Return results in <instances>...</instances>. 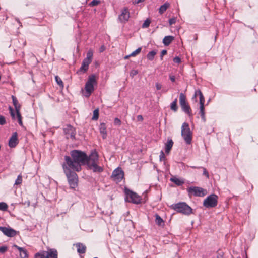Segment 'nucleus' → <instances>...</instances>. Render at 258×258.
Listing matches in <instances>:
<instances>
[{"label": "nucleus", "instance_id": "1", "mask_svg": "<svg viewBox=\"0 0 258 258\" xmlns=\"http://www.w3.org/2000/svg\"><path fill=\"white\" fill-rule=\"evenodd\" d=\"M71 157L64 156V162L62 167L70 168L77 172L82 169L81 166L85 165L87 162V154L80 150H73L70 152Z\"/></svg>", "mask_w": 258, "mask_h": 258}, {"label": "nucleus", "instance_id": "2", "mask_svg": "<svg viewBox=\"0 0 258 258\" xmlns=\"http://www.w3.org/2000/svg\"><path fill=\"white\" fill-rule=\"evenodd\" d=\"M87 162L85 163L88 168L94 172L101 173L103 171V167L98 165V154L96 151L92 152L89 156L87 155Z\"/></svg>", "mask_w": 258, "mask_h": 258}, {"label": "nucleus", "instance_id": "3", "mask_svg": "<svg viewBox=\"0 0 258 258\" xmlns=\"http://www.w3.org/2000/svg\"><path fill=\"white\" fill-rule=\"evenodd\" d=\"M62 168L67 177L70 187L75 189L78 186V176L76 173L77 171L67 167H62Z\"/></svg>", "mask_w": 258, "mask_h": 258}, {"label": "nucleus", "instance_id": "4", "mask_svg": "<svg viewBox=\"0 0 258 258\" xmlns=\"http://www.w3.org/2000/svg\"><path fill=\"white\" fill-rule=\"evenodd\" d=\"M171 207L176 212L185 215H189L192 213V208L185 202L172 204Z\"/></svg>", "mask_w": 258, "mask_h": 258}, {"label": "nucleus", "instance_id": "5", "mask_svg": "<svg viewBox=\"0 0 258 258\" xmlns=\"http://www.w3.org/2000/svg\"><path fill=\"white\" fill-rule=\"evenodd\" d=\"M96 76L94 74L90 75L88 77V80L85 84V96L88 97L94 91V85H96Z\"/></svg>", "mask_w": 258, "mask_h": 258}, {"label": "nucleus", "instance_id": "6", "mask_svg": "<svg viewBox=\"0 0 258 258\" xmlns=\"http://www.w3.org/2000/svg\"><path fill=\"white\" fill-rule=\"evenodd\" d=\"M181 136L187 144H190L192 140V132L189 124L186 122L182 124L181 127Z\"/></svg>", "mask_w": 258, "mask_h": 258}, {"label": "nucleus", "instance_id": "7", "mask_svg": "<svg viewBox=\"0 0 258 258\" xmlns=\"http://www.w3.org/2000/svg\"><path fill=\"white\" fill-rule=\"evenodd\" d=\"M126 196L124 200L126 202L132 203L135 204H141L145 203L147 200V196L146 195L144 197L139 195H125Z\"/></svg>", "mask_w": 258, "mask_h": 258}, {"label": "nucleus", "instance_id": "8", "mask_svg": "<svg viewBox=\"0 0 258 258\" xmlns=\"http://www.w3.org/2000/svg\"><path fill=\"white\" fill-rule=\"evenodd\" d=\"M57 251L55 249H49L47 251H41L36 253L34 258H57Z\"/></svg>", "mask_w": 258, "mask_h": 258}, {"label": "nucleus", "instance_id": "9", "mask_svg": "<svg viewBox=\"0 0 258 258\" xmlns=\"http://www.w3.org/2000/svg\"><path fill=\"white\" fill-rule=\"evenodd\" d=\"M218 197L216 195H209L203 202V205L207 208H213L217 205Z\"/></svg>", "mask_w": 258, "mask_h": 258}, {"label": "nucleus", "instance_id": "10", "mask_svg": "<svg viewBox=\"0 0 258 258\" xmlns=\"http://www.w3.org/2000/svg\"><path fill=\"white\" fill-rule=\"evenodd\" d=\"M124 172L123 170L120 168H117L113 171L111 175V178L115 182H118L122 180Z\"/></svg>", "mask_w": 258, "mask_h": 258}, {"label": "nucleus", "instance_id": "11", "mask_svg": "<svg viewBox=\"0 0 258 258\" xmlns=\"http://www.w3.org/2000/svg\"><path fill=\"white\" fill-rule=\"evenodd\" d=\"M63 132L67 136V138L68 139L70 138L71 139H74L75 138V128L70 124H68L66 125V126L63 128Z\"/></svg>", "mask_w": 258, "mask_h": 258}, {"label": "nucleus", "instance_id": "12", "mask_svg": "<svg viewBox=\"0 0 258 258\" xmlns=\"http://www.w3.org/2000/svg\"><path fill=\"white\" fill-rule=\"evenodd\" d=\"M130 18V12L127 8H124L119 16L118 19L121 22H127Z\"/></svg>", "mask_w": 258, "mask_h": 258}, {"label": "nucleus", "instance_id": "13", "mask_svg": "<svg viewBox=\"0 0 258 258\" xmlns=\"http://www.w3.org/2000/svg\"><path fill=\"white\" fill-rule=\"evenodd\" d=\"M18 134L16 132H14L9 141V146L11 148L15 147L18 144Z\"/></svg>", "mask_w": 258, "mask_h": 258}, {"label": "nucleus", "instance_id": "14", "mask_svg": "<svg viewBox=\"0 0 258 258\" xmlns=\"http://www.w3.org/2000/svg\"><path fill=\"white\" fill-rule=\"evenodd\" d=\"M0 231L5 235L9 237H13L15 236L16 234V232L14 230L5 227H0Z\"/></svg>", "mask_w": 258, "mask_h": 258}, {"label": "nucleus", "instance_id": "15", "mask_svg": "<svg viewBox=\"0 0 258 258\" xmlns=\"http://www.w3.org/2000/svg\"><path fill=\"white\" fill-rule=\"evenodd\" d=\"M189 194H207L206 189L200 187H190L187 189Z\"/></svg>", "mask_w": 258, "mask_h": 258}, {"label": "nucleus", "instance_id": "16", "mask_svg": "<svg viewBox=\"0 0 258 258\" xmlns=\"http://www.w3.org/2000/svg\"><path fill=\"white\" fill-rule=\"evenodd\" d=\"M91 62L90 61L84 59L82 63L81 67L80 69L77 72L78 74H81V73H85L88 69L89 65Z\"/></svg>", "mask_w": 258, "mask_h": 258}, {"label": "nucleus", "instance_id": "17", "mask_svg": "<svg viewBox=\"0 0 258 258\" xmlns=\"http://www.w3.org/2000/svg\"><path fill=\"white\" fill-rule=\"evenodd\" d=\"M100 133L102 135V138L105 139L107 137V131L106 125L104 123H101L99 125Z\"/></svg>", "mask_w": 258, "mask_h": 258}, {"label": "nucleus", "instance_id": "18", "mask_svg": "<svg viewBox=\"0 0 258 258\" xmlns=\"http://www.w3.org/2000/svg\"><path fill=\"white\" fill-rule=\"evenodd\" d=\"M197 96H199L200 99V105L204 104L205 99L204 97L200 90L198 89L195 91L194 97H196Z\"/></svg>", "mask_w": 258, "mask_h": 258}, {"label": "nucleus", "instance_id": "19", "mask_svg": "<svg viewBox=\"0 0 258 258\" xmlns=\"http://www.w3.org/2000/svg\"><path fill=\"white\" fill-rule=\"evenodd\" d=\"M77 248V252L80 254H84L86 252V247L82 243H78L76 244Z\"/></svg>", "mask_w": 258, "mask_h": 258}, {"label": "nucleus", "instance_id": "20", "mask_svg": "<svg viewBox=\"0 0 258 258\" xmlns=\"http://www.w3.org/2000/svg\"><path fill=\"white\" fill-rule=\"evenodd\" d=\"M182 110L187 114L189 117H191L192 116V114L191 113V109L188 103H186V104H184V105H182V106H181Z\"/></svg>", "mask_w": 258, "mask_h": 258}, {"label": "nucleus", "instance_id": "21", "mask_svg": "<svg viewBox=\"0 0 258 258\" xmlns=\"http://www.w3.org/2000/svg\"><path fill=\"white\" fill-rule=\"evenodd\" d=\"M173 142L172 139H168L167 142L165 144V152L167 154L169 153L172 146Z\"/></svg>", "mask_w": 258, "mask_h": 258}, {"label": "nucleus", "instance_id": "22", "mask_svg": "<svg viewBox=\"0 0 258 258\" xmlns=\"http://www.w3.org/2000/svg\"><path fill=\"white\" fill-rule=\"evenodd\" d=\"M174 39V38L172 36H166L163 39V43L165 46H168Z\"/></svg>", "mask_w": 258, "mask_h": 258}, {"label": "nucleus", "instance_id": "23", "mask_svg": "<svg viewBox=\"0 0 258 258\" xmlns=\"http://www.w3.org/2000/svg\"><path fill=\"white\" fill-rule=\"evenodd\" d=\"M169 3L168 2H166L160 7L159 9V13L160 14H162L164 12L166 11V10L169 7Z\"/></svg>", "mask_w": 258, "mask_h": 258}, {"label": "nucleus", "instance_id": "24", "mask_svg": "<svg viewBox=\"0 0 258 258\" xmlns=\"http://www.w3.org/2000/svg\"><path fill=\"white\" fill-rule=\"evenodd\" d=\"M12 98L13 101V104L15 107V110H20L21 105L19 104L17 98L15 96L12 95Z\"/></svg>", "mask_w": 258, "mask_h": 258}, {"label": "nucleus", "instance_id": "25", "mask_svg": "<svg viewBox=\"0 0 258 258\" xmlns=\"http://www.w3.org/2000/svg\"><path fill=\"white\" fill-rule=\"evenodd\" d=\"M179 103L180 106H182V105H184L187 103L186 102V97L183 93H180L179 95Z\"/></svg>", "mask_w": 258, "mask_h": 258}, {"label": "nucleus", "instance_id": "26", "mask_svg": "<svg viewBox=\"0 0 258 258\" xmlns=\"http://www.w3.org/2000/svg\"><path fill=\"white\" fill-rule=\"evenodd\" d=\"M199 114L201 115L202 119L204 122L206 121V117L205 115V110H204V104H201L200 105V112Z\"/></svg>", "mask_w": 258, "mask_h": 258}, {"label": "nucleus", "instance_id": "27", "mask_svg": "<svg viewBox=\"0 0 258 258\" xmlns=\"http://www.w3.org/2000/svg\"><path fill=\"white\" fill-rule=\"evenodd\" d=\"M170 180L178 186L181 185L184 183L183 180L176 177L171 178Z\"/></svg>", "mask_w": 258, "mask_h": 258}, {"label": "nucleus", "instance_id": "28", "mask_svg": "<svg viewBox=\"0 0 258 258\" xmlns=\"http://www.w3.org/2000/svg\"><path fill=\"white\" fill-rule=\"evenodd\" d=\"M157 54L156 50H152L149 52L147 55V58L148 60L152 61L154 59L155 55Z\"/></svg>", "mask_w": 258, "mask_h": 258}, {"label": "nucleus", "instance_id": "29", "mask_svg": "<svg viewBox=\"0 0 258 258\" xmlns=\"http://www.w3.org/2000/svg\"><path fill=\"white\" fill-rule=\"evenodd\" d=\"M177 99L176 98L175 100L171 103L170 108L174 112H176L178 110V106L177 105Z\"/></svg>", "mask_w": 258, "mask_h": 258}, {"label": "nucleus", "instance_id": "30", "mask_svg": "<svg viewBox=\"0 0 258 258\" xmlns=\"http://www.w3.org/2000/svg\"><path fill=\"white\" fill-rule=\"evenodd\" d=\"M155 222L158 225L161 226L162 224H164L163 219L158 214H155Z\"/></svg>", "mask_w": 258, "mask_h": 258}, {"label": "nucleus", "instance_id": "31", "mask_svg": "<svg viewBox=\"0 0 258 258\" xmlns=\"http://www.w3.org/2000/svg\"><path fill=\"white\" fill-rule=\"evenodd\" d=\"M16 117L18 119V121L20 125L23 126L22 117L20 113V110H16Z\"/></svg>", "mask_w": 258, "mask_h": 258}, {"label": "nucleus", "instance_id": "32", "mask_svg": "<svg viewBox=\"0 0 258 258\" xmlns=\"http://www.w3.org/2000/svg\"><path fill=\"white\" fill-rule=\"evenodd\" d=\"M8 209V205L5 202H0V210L7 211Z\"/></svg>", "mask_w": 258, "mask_h": 258}, {"label": "nucleus", "instance_id": "33", "mask_svg": "<svg viewBox=\"0 0 258 258\" xmlns=\"http://www.w3.org/2000/svg\"><path fill=\"white\" fill-rule=\"evenodd\" d=\"M92 57H93V51L91 50H89L87 52V57L85 59L91 62Z\"/></svg>", "mask_w": 258, "mask_h": 258}, {"label": "nucleus", "instance_id": "34", "mask_svg": "<svg viewBox=\"0 0 258 258\" xmlns=\"http://www.w3.org/2000/svg\"><path fill=\"white\" fill-rule=\"evenodd\" d=\"M99 118V110L98 109H96L93 111V115L92 119L94 120H96Z\"/></svg>", "mask_w": 258, "mask_h": 258}, {"label": "nucleus", "instance_id": "35", "mask_svg": "<svg viewBox=\"0 0 258 258\" xmlns=\"http://www.w3.org/2000/svg\"><path fill=\"white\" fill-rule=\"evenodd\" d=\"M55 79L58 85H59L61 88H63V83L61 78L58 76H56L55 77Z\"/></svg>", "mask_w": 258, "mask_h": 258}, {"label": "nucleus", "instance_id": "36", "mask_svg": "<svg viewBox=\"0 0 258 258\" xmlns=\"http://www.w3.org/2000/svg\"><path fill=\"white\" fill-rule=\"evenodd\" d=\"M22 182V176L21 174L19 175L17 178L15 180V185H20Z\"/></svg>", "mask_w": 258, "mask_h": 258}, {"label": "nucleus", "instance_id": "37", "mask_svg": "<svg viewBox=\"0 0 258 258\" xmlns=\"http://www.w3.org/2000/svg\"><path fill=\"white\" fill-rule=\"evenodd\" d=\"M20 256L21 258H28V254L27 251L26 249H24L23 251L20 252Z\"/></svg>", "mask_w": 258, "mask_h": 258}, {"label": "nucleus", "instance_id": "38", "mask_svg": "<svg viewBox=\"0 0 258 258\" xmlns=\"http://www.w3.org/2000/svg\"><path fill=\"white\" fill-rule=\"evenodd\" d=\"M151 23V21L149 19H147L142 25V28H148Z\"/></svg>", "mask_w": 258, "mask_h": 258}, {"label": "nucleus", "instance_id": "39", "mask_svg": "<svg viewBox=\"0 0 258 258\" xmlns=\"http://www.w3.org/2000/svg\"><path fill=\"white\" fill-rule=\"evenodd\" d=\"M142 48L139 47L138 49H137L135 51H133L131 54H130V55H132V56H135L136 55L140 53L141 51Z\"/></svg>", "mask_w": 258, "mask_h": 258}, {"label": "nucleus", "instance_id": "40", "mask_svg": "<svg viewBox=\"0 0 258 258\" xmlns=\"http://www.w3.org/2000/svg\"><path fill=\"white\" fill-rule=\"evenodd\" d=\"M100 3V1L99 0H93L89 3V5L91 7H93L98 5Z\"/></svg>", "mask_w": 258, "mask_h": 258}, {"label": "nucleus", "instance_id": "41", "mask_svg": "<svg viewBox=\"0 0 258 258\" xmlns=\"http://www.w3.org/2000/svg\"><path fill=\"white\" fill-rule=\"evenodd\" d=\"M138 74V71L137 70H132L131 71L130 75L133 78L136 75Z\"/></svg>", "mask_w": 258, "mask_h": 258}, {"label": "nucleus", "instance_id": "42", "mask_svg": "<svg viewBox=\"0 0 258 258\" xmlns=\"http://www.w3.org/2000/svg\"><path fill=\"white\" fill-rule=\"evenodd\" d=\"M6 123L5 117L2 115H0V125H3Z\"/></svg>", "mask_w": 258, "mask_h": 258}, {"label": "nucleus", "instance_id": "43", "mask_svg": "<svg viewBox=\"0 0 258 258\" xmlns=\"http://www.w3.org/2000/svg\"><path fill=\"white\" fill-rule=\"evenodd\" d=\"M124 194H136V192L131 190L127 187L124 186L123 189Z\"/></svg>", "mask_w": 258, "mask_h": 258}, {"label": "nucleus", "instance_id": "44", "mask_svg": "<svg viewBox=\"0 0 258 258\" xmlns=\"http://www.w3.org/2000/svg\"><path fill=\"white\" fill-rule=\"evenodd\" d=\"M176 18L175 17L172 18L169 20V23L170 25L174 24L176 23Z\"/></svg>", "mask_w": 258, "mask_h": 258}, {"label": "nucleus", "instance_id": "45", "mask_svg": "<svg viewBox=\"0 0 258 258\" xmlns=\"http://www.w3.org/2000/svg\"><path fill=\"white\" fill-rule=\"evenodd\" d=\"M203 170V174L205 175L207 178H209V173L206 170V169L204 167H201Z\"/></svg>", "mask_w": 258, "mask_h": 258}, {"label": "nucleus", "instance_id": "46", "mask_svg": "<svg viewBox=\"0 0 258 258\" xmlns=\"http://www.w3.org/2000/svg\"><path fill=\"white\" fill-rule=\"evenodd\" d=\"M7 247L6 246H3L0 247V253H4L7 250Z\"/></svg>", "mask_w": 258, "mask_h": 258}, {"label": "nucleus", "instance_id": "47", "mask_svg": "<svg viewBox=\"0 0 258 258\" xmlns=\"http://www.w3.org/2000/svg\"><path fill=\"white\" fill-rule=\"evenodd\" d=\"M159 157L160 161H162V160H164L165 159V156L163 151H161L160 152V155Z\"/></svg>", "mask_w": 258, "mask_h": 258}, {"label": "nucleus", "instance_id": "48", "mask_svg": "<svg viewBox=\"0 0 258 258\" xmlns=\"http://www.w3.org/2000/svg\"><path fill=\"white\" fill-rule=\"evenodd\" d=\"M114 123L115 125H120L121 124V120L118 118H115L114 120Z\"/></svg>", "mask_w": 258, "mask_h": 258}, {"label": "nucleus", "instance_id": "49", "mask_svg": "<svg viewBox=\"0 0 258 258\" xmlns=\"http://www.w3.org/2000/svg\"><path fill=\"white\" fill-rule=\"evenodd\" d=\"M173 61L175 63H179L181 62V59L179 57H175L173 58Z\"/></svg>", "mask_w": 258, "mask_h": 258}, {"label": "nucleus", "instance_id": "50", "mask_svg": "<svg viewBox=\"0 0 258 258\" xmlns=\"http://www.w3.org/2000/svg\"><path fill=\"white\" fill-rule=\"evenodd\" d=\"M167 52L166 50H163L161 53L160 55V58L161 60L163 59V57L164 55H166L167 54Z\"/></svg>", "mask_w": 258, "mask_h": 258}, {"label": "nucleus", "instance_id": "51", "mask_svg": "<svg viewBox=\"0 0 258 258\" xmlns=\"http://www.w3.org/2000/svg\"><path fill=\"white\" fill-rule=\"evenodd\" d=\"M155 86L157 90H159L162 88V85L159 83H156Z\"/></svg>", "mask_w": 258, "mask_h": 258}, {"label": "nucleus", "instance_id": "52", "mask_svg": "<svg viewBox=\"0 0 258 258\" xmlns=\"http://www.w3.org/2000/svg\"><path fill=\"white\" fill-rule=\"evenodd\" d=\"M13 247L16 248L19 251V252L20 253V252H21L22 251H23L24 249H25V248H22V247H20L18 246H17V245L16 244H14L13 245Z\"/></svg>", "mask_w": 258, "mask_h": 258}, {"label": "nucleus", "instance_id": "53", "mask_svg": "<svg viewBox=\"0 0 258 258\" xmlns=\"http://www.w3.org/2000/svg\"><path fill=\"white\" fill-rule=\"evenodd\" d=\"M170 79L172 82H174L175 81V77L173 75H170Z\"/></svg>", "mask_w": 258, "mask_h": 258}, {"label": "nucleus", "instance_id": "54", "mask_svg": "<svg viewBox=\"0 0 258 258\" xmlns=\"http://www.w3.org/2000/svg\"><path fill=\"white\" fill-rule=\"evenodd\" d=\"M137 119L139 121H142L143 120V117L142 115H139L137 116Z\"/></svg>", "mask_w": 258, "mask_h": 258}, {"label": "nucleus", "instance_id": "55", "mask_svg": "<svg viewBox=\"0 0 258 258\" xmlns=\"http://www.w3.org/2000/svg\"><path fill=\"white\" fill-rule=\"evenodd\" d=\"M105 49V47L104 46H101V47L100 48V52H102L103 51H104Z\"/></svg>", "mask_w": 258, "mask_h": 258}, {"label": "nucleus", "instance_id": "56", "mask_svg": "<svg viewBox=\"0 0 258 258\" xmlns=\"http://www.w3.org/2000/svg\"><path fill=\"white\" fill-rule=\"evenodd\" d=\"M11 116H12V117L13 118V119H15V113L14 112H11Z\"/></svg>", "mask_w": 258, "mask_h": 258}, {"label": "nucleus", "instance_id": "57", "mask_svg": "<svg viewBox=\"0 0 258 258\" xmlns=\"http://www.w3.org/2000/svg\"><path fill=\"white\" fill-rule=\"evenodd\" d=\"M9 111H10V113H11V112H14V110H13V109L12 108V107L9 106Z\"/></svg>", "mask_w": 258, "mask_h": 258}, {"label": "nucleus", "instance_id": "58", "mask_svg": "<svg viewBox=\"0 0 258 258\" xmlns=\"http://www.w3.org/2000/svg\"><path fill=\"white\" fill-rule=\"evenodd\" d=\"M9 111H10V113H11V112H14V110H13V109L12 108V107L9 106Z\"/></svg>", "mask_w": 258, "mask_h": 258}, {"label": "nucleus", "instance_id": "59", "mask_svg": "<svg viewBox=\"0 0 258 258\" xmlns=\"http://www.w3.org/2000/svg\"><path fill=\"white\" fill-rule=\"evenodd\" d=\"M145 0H135V2L137 4L140 3L141 2H144Z\"/></svg>", "mask_w": 258, "mask_h": 258}, {"label": "nucleus", "instance_id": "60", "mask_svg": "<svg viewBox=\"0 0 258 258\" xmlns=\"http://www.w3.org/2000/svg\"><path fill=\"white\" fill-rule=\"evenodd\" d=\"M131 56H132V55H130H130H126L125 56H124V59H128L129 57H130Z\"/></svg>", "mask_w": 258, "mask_h": 258}, {"label": "nucleus", "instance_id": "61", "mask_svg": "<svg viewBox=\"0 0 258 258\" xmlns=\"http://www.w3.org/2000/svg\"><path fill=\"white\" fill-rule=\"evenodd\" d=\"M196 196H204L205 195H200V194H198V195H196Z\"/></svg>", "mask_w": 258, "mask_h": 258}, {"label": "nucleus", "instance_id": "62", "mask_svg": "<svg viewBox=\"0 0 258 258\" xmlns=\"http://www.w3.org/2000/svg\"><path fill=\"white\" fill-rule=\"evenodd\" d=\"M191 167L194 169L197 168V167H196L195 166H192Z\"/></svg>", "mask_w": 258, "mask_h": 258}, {"label": "nucleus", "instance_id": "63", "mask_svg": "<svg viewBox=\"0 0 258 258\" xmlns=\"http://www.w3.org/2000/svg\"><path fill=\"white\" fill-rule=\"evenodd\" d=\"M245 258H247V255H246Z\"/></svg>", "mask_w": 258, "mask_h": 258}, {"label": "nucleus", "instance_id": "64", "mask_svg": "<svg viewBox=\"0 0 258 258\" xmlns=\"http://www.w3.org/2000/svg\"><path fill=\"white\" fill-rule=\"evenodd\" d=\"M94 258H98V257H94Z\"/></svg>", "mask_w": 258, "mask_h": 258}]
</instances>
